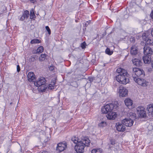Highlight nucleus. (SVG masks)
<instances>
[{"label":"nucleus","instance_id":"f257e3e1","mask_svg":"<svg viewBox=\"0 0 153 153\" xmlns=\"http://www.w3.org/2000/svg\"><path fill=\"white\" fill-rule=\"evenodd\" d=\"M117 107L115 104H108L102 108L101 111L103 114H107L106 116L108 119L114 120L117 116V114L114 112Z\"/></svg>","mask_w":153,"mask_h":153},{"label":"nucleus","instance_id":"f03ea898","mask_svg":"<svg viewBox=\"0 0 153 153\" xmlns=\"http://www.w3.org/2000/svg\"><path fill=\"white\" fill-rule=\"evenodd\" d=\"M90 142V140L87 137H83L75 147L74 149L77 153H82L84 151L85 146L88 147Z\"/></svg>","mask_w":153,"mask_h":153},{"label":"nucleus","instance_id":"7ed1b4c3","mask_svg":"<svg viewBox=\"0 0 153 153\" xmlns=\"http://www.w3.org/2000/svg\"><path fill=\"white\" fill-rule=\"evenodd\" d=\"M129 115L131 118H126L122 120V123L128 127H131L132 126L134 121L131 119H134L136 116V114L132 113H130Z\"/></svg>","mask_w":153,"mask_h":153},{"label":"nucleus","instance_id":"20e7f679","mask_svg":"<svg viewBox=\"0 0 153 153\" xmlns=\"http://www.w3.org/2000/svg\"><path fill=\"white\" fill-rule=\"evenodd\" d=\"M45 78L43 77H41L39 79L34 83V85L36 87H41V90H45L47 88L45 85Z\"/></svg>","mask_w":153,"mask_h":153},{"label":"nucleus","instance_id":"39448f33","mask_svg":"<svg viewBox=\"0 0 153 153\" xmlns=\"http://www.w3.org/2000/svg\"><path fill=\"white\" fill-rule=\"evenodd\" d=\"M125 76L117 75L116 76V79L120 83L126 84L129 82V79L128 75Z\"/></svg>","mask_w":153,"mask_h":153},{"label":"nucleus","instance_id":"423d86ee","mask_svg":"<svg viewBox=\"0 0 153 153\" xmlns=\"http://www.w3.org/2000/svg\"><path fill=\"white\" fill-rule=\"evenodd\" d=\"M137 113L139 116L141 117H145L146 116V114L143 107L139 106L137 108Z\"/></svg>","mask_w":153,"mask_h":153},{"label":"nucleus","instance_id":"0eeeda50","mask_svg":"<svg viewBox=\"0 0 153 153\" xmlns=\"http://www.w3.org/2000/svg\"><path fill=\"white\" fill-rule=\"evenodd\" d=\"M132 71L133 72V75L134 74L137 77L140 76H144V72L138 68H133L132 69Z\"/></svg>","mask_w":153,"mask_h":153},{"label":"nucleus","instance_id":"6e6552de","mask_svg":"<svg viewBox=\"0 0 153 153\" xmlns=\"http://www.w3.org/2000/svg\"><path fill=\"white\" fill-rule=\"evenodd\" d=\"M134 81L138 85L142 86L146 85V81L145 80L138 78L137 77H133Z\"/></svg>","mask_w":153,"mask_h":153},{"label":"nucleus","instance_id":"1a4fd4ad","mask_svg":"<svg viewBox=\"0 0 153 153\" xmlns=\"http://www.w3.org/2000/svg\"><path fill=\"white\" fill-rule=\"evenodd\" d=\"M119 92L120 97H124L127 95L128 90L126 88L121 86L119 87Z\"/></svg>","mask_w":153,"mask_h":153},{"label":"nucleus","instance_id":"9d476101","mask_svg":"<svg viewBox=\"0 0 153 153\" xmlns=\"http://www.w3.org/2000/svg\"><path fill=\"white\" fill-rule=\"evenodd\" d=\"M143 50L144 55L151 56L153 53V51L151 48L148 46H145Z\"/></svg>","mask_w":153,"mask_h":153},{"label":"nucleus","instance_id":"9b49d317","mask_svg":"<svg viewBox=\"0 0 153 153\" xmlns=\"http://www.w3.org/2000/svg\"><path fill=\"white\" fill-rule=\"evenodd\" d=\"M67 147V144L66 143H59L57 145L56 150L59 152H62Z\"/></svg>","mask_w":153,"mask_h":153},{"label":"nucleus","instance_id":"f8f14e48","mask_svg":"<svg viewBox=\"0 0 153 153\" xmlns=\"http://www.w3.org/2000/svg\"><path fill=\"white\" fill-rule=\"evenodd\" d=\"M117 72L118 74L117 75H121L122 76L128 75V74L127 71L120 68H119L117 69Z\"/></svg>","mask_w":153,"mask_h":153},{"label":"nucleus","instance_id":"ddd939ff","mask_svg":"<svg viewBox=\"0 0 153 153\" xmlns=\"http://www.w3.org/2000/svg\"><path fill=\"white\" fill-rule=\"evenodd\" d=\"M123 124L120 123H117L116 124V126L117 130L120 131H123L126 130V127L124 126Z\"/></svg>","mask_w":153,"mask_h":153},{"label":"nucleus","instance_id":"4468645a","mask_svg":"<svg viewBox=\"0 0 153 153\" xmlns=\"http://www.w3.org/2000/svg\"><path fill=\"white\" fill-rule=\"evenodd\" d=\"M132 62L134 65L137 66H141L142 64L140 58H134L132 60Z\"/></svg>","mask_w":153,"mask_h":153},{"label":"nucleus","instance_id":"2eb2a0df","mask_svg":"<svg viewBox=\"0 0 153 153\" xmlns=\"http://www.w3.org/2000/svg\"><path fill=\"white\" fill-rule=\"evenodd\" d=\"M147 109L149 115L153 117V105L151 104L148 105Z\"/></svg>","mask_w":153,"mask_h":153},{"label":"nucleus","instance_id":"dca6fc26","mask_svg":"<svg viewBox=\"0 0 153 153\" xmlns=\"http://www.w3.org/2000/svg\"><path fill=\"white\" fill-rule=\"evenodd\" d=\"M28 80L29 82H34L35 80V75L33 72H30L27 75Z\"/></svg>","mask_w":153,"mask_h":153},{"label":"nucleus","instance_id":"f3484780","mask_svg":"<svg viewBox=\"0 0 153 153\" xmlns=\"http://www.w3.org/2000/svg\"><path fill=\"white\" fill-rule=\"evenodd\" d=\"M138 51V48L136 45H134L131 46L130 51V52L132 55H136Z\"/></svg>","mask_w":153,"mask_h":153},{"label":"nucleus","instance_id":"a211bd4d","mask_svg":"<svg viewBox=\"0 0 153 153\" xmlns=\"http://www.w3.org/2000/svg\"><path fill=\"white\" fill-rule=\"evenodd\" d=\"M29 15V12L27 10L25 11L20 18V20L23 21L28 18Z\"/></svg>","mask_w":153,"mask_h":153},{"label":"nucleus","instance_id":"6ab92c4d","mask_svg":"<svg viewBox=\"0 0 153 153\" xmlns=\"http://www.w3.org/2000/svg\"><path fill=\"white\" fill-rule=\"evenodd\" d=\"M143 61L146 64H149L151 61V56L144 55L143 58Z\"/></svg>","mask_w":153,"mask_h":153},{"label":"nucleus","instance_id":"aec40b11","mask_svg":"<svg viewBox=\"0 0 153 153\" xmlns=\"http://www.w3.org/2000/svg\"><path fill=\"white\" fill-rule=\"evenodd\" d=\"M150 35V32L148 31H146L143 34L142 36V38L144 41H146L149 38V36Z\"/></svg>","mask_w":153,"mask_h":153},{"label":"nucleus","instance_id":"412c9836","mask_svg":"<svg viewBox=\"0 0 153 153\" xmlns=\"http://www.w3.org/2000/svg\"><path fill=\"white\" fill-rule=\"evenodd\" d=\"M125 104L128 107L131 106L132 104V101L129 99H126L124 101Z\"/></svg>","mask_w":153,"mask_h":153},{"label":"nucleus","instance_id":"4be33fe9","mask_svg":"<svg viewBox=\"0 0 153 153\" xmlns=\"http://www.w3.org/2000/svg\"><path fill=\"white\" fill-rule=\"evenodd\" d=\"M72 141L75 143L78 144L79 142H81V140L79 139L78 137L75 136L74 137L71 138Z\"/></svg>","mask_w":153,"mask_h":153},{"label":"nucleus","instance_id":"5701e85b","mask_svg":"<svg viewBox=\"0 0 153 153\" xmlns=\"http://www.w3.org/2000/svg\"><path fill=\"white\" fill-rule=\"evenodd\" d=\"M47 55L45 54H42L39 57V60L40 61H44L46 58Z\"/></svg>","mask_w":153,"mask_h":153},{"label":"nucleus","instance_id":"b1692460","mask_svg":"<svg viewBox=\"0 0 153 153\" xmlns=\"http://www.w3.org/2000/svg\"><path fill=\"white\" fill-rule=\"evenodd\" d=\"M36 17V16L34 14V11L33 9L30 10V18L31 19H33Z\"/></svg>","mask_w":153,"mask_h":153},{"label":"nucleus","instance_id":"393cba45","mask_svg":"<svg viewBox=\"0 0 153 153\" xmlns=\"http://www.w3.org/2000/svg\"><path fill=\"white\" fill-rule=\"evenodd\" d=\"M146 43L148 45H153V39L149 38L145 41Z\"/></svg>","mask_w":153,"mask_h":153},{"label":"nucleus","instance_id":"a878e982","mask_svg":"<svg viewBox=\"0 0 153 153\" xmlns=\"http://www.w3.org/2000/svg\"><path fill=\"white\" fill-rule=\"evenodd\" d=\"M41 42V40L37 39H34L30 41L32 44H36Z\"/></svg>","mask_w":153,"mask_h":153},{"label":"nucleus","instance_id":"bb28decb","mask_svg":"<svg viewBox=\"0 0 153 153\" xmlns=\"http://www.w3.org/2000/svg\"><path fill=\"white\" fill-rule=\"evenodd\" d=\"M44 50V48L42 46L39 47L37 49L36 53H42Z\"/></svg>","mask_w":153,"mask_h":153},{"label":"nucleus","instance_id":"cd10ccee","mask_svg":"<svg viewBox=\"0 0 153 153\" xmlns=\"http://www.w3.org/2000/svg\"><path fill=\"white\" fill-rule=\"evenodd\" d=\"M105 53L109 55H111L113 53V52L112 51H111L110 50V49L108 48H106V49L105 50Z\"/></svg>","mask_w":153,"mask_h":153},{"label":"nucleus","instance_id":"c85d7f7f","mask_svg":"<svg viewBox=\"0 0 153 153\" xmlns=\"http://www.w3.org/2000/svg\"><path fill=\"white\" fill-rule=\"evenodd\" d=\"M100 149H94L91 151V153H100Z\"/></svg>","mask_w":153,"mask_h":153},{"label":"nucleus","instance_id":"c756f323","mask_svg":"<svg viewBox=\"0 0 153 153\" xmlns=\"http://www.w3.org/2000/svg\"><path fill=\"white\" fill-rule=\"evenodd\" d=\"M106 125V123L104 121H102L99 124V126L100 127H103L105 126Z\"/></svg>","mask_w":153,"mask_h":153},{"label":"nucleus","instance_id":"7c9ffc66","mask_svg":"<svg viewBox=\"0 0 153 153\" xmlns=\"http://www.w3.org/2000/svg\"><path fill=\"white\" fill-rule=\"evenodd\" d=\"M86 45V43L84 42L83 43H82L81 45V47L82 49H84L85 48V46Z\"/></svg>","mask_w":153,"mask_h":153},{"label":"nucleus","instance_id":"2f4dec72","mask_svg":"<svg viewBox=\"0 0 153 153\" xmlns=\"http://www.w3.org/2000/svg\"><path fill=\"white\" fill-rule=\"evenodd\" d=\"M45 28L46 30L48 32V34L50 35L51 33V31L50 29L49 28L48 26H46L45 27Z\"/></svg>","mask_w":153,"mask_h":153},{"label":"nucleus","instance_id":"473e14b6","mask_svg":"<svg viewBox=\"0 0 153 153\" xmlns=\"http://www.w3.org/2000/svg\"><path fill=\"white\" fill-rule=\"evenodd\" d=\"M52 85L51 84H49V85L48 88L49 89L51 90L53 88L54 86Z\"/></svg>","mask_w":153,"mask_h":153},{"label":"nucleus","instance_id":"72a5a7b5","mask_svg":"<svg viewBox=\"0 0 153 153\" xmlns=\"http://www.w3.org/2000/svg\"><path fill=\"white\" fill-rule=\"evenodd\" d=\"M56 83V81L55 80H53L51 81V83L50 84L52 85H53V86H54L55 85V84Z\"/></svg>","mask_w":153,"mask_h":153},{"label":"nucleus","instance_id":"f704fd0d","mask_svg":"<svg viewBox=\"0 0 153 153\" xmlns=\"http://www.w3.org/2000/svg\"><path fill=\"white\" fill-rule=\"evenodd\" d=\"M150 16L152 19H153V9L152 10L150 14Z\"/></svg>","mask_w":153,"mask_h":153},{"label":"nucleus","instance_id":"c9c22d12","mask_svg":"<svg viewBox=\"0 0 153 153\" xmlns=\"http://www.w3.org/2000/svg\"><path fill=\"white\" fill-rule=\"evenodd\" d=\"M88 79L90 82H93L94 80V78L93 77H89Z\"/></svg>","mask_w":153,"mask_h":153},{"label":"nucleus","instance_id":"e433bc0d","mask_svg":"<svg viewBox=\"0 0 153 153\" xmlns=\"http://www.w3.org/2000/svg\"><path fill=\"white\" fill-rule=\"evenodd\" d=\"M54 67L53 66H51L49 68V70L51 71H53L54 70Z\"/></svg>","mask_w":153,"mask_h":153},{"label":"nucleus","instance_id":"4c0bfd02","mask_svg":"<svg viewBox=\"0 0 153 153\" xmlns=\"http://www.w3.org/2000/svg\"><path fill=\"white\" fill-rule=\"evenodd\" d=\"M17 71L18 72H19L20 71V67L18 65L17 66Z\"/></svg>","mask_w":153,"mask_h":153},{"label":"nucleus","instance_id":"58836bf2","mask_svg":"<svg viewBox=\"0 0 153 153\" xmlns=\"http://www.w3.org/2000/svg\"><path fill=\"white\" fill-rule=\"evenodd\" d=\"M130 41L132 42H134L135 41V39L133 37H131L130 38Z\"/></svg>","mask_w":153,"mask_h":153},{"label":"nucleus","instance_id":"ea45409f","mask_svg":"<svg viewBox=\"0 0 153 153\" xmlns=\"http://www.w3.org/2000/svg\"><path fill=\"white\" fill-rule=\"evenodd\" d=\"M90 21H89V22L87 21L86 22V23H85V26L86 27H87V25L89 24V23H90Z\"/></svg>","mask_w":153,"mask_h":153},{"label":"nucleus","instance_id":"a19ab883","mask_svg":"<svg viewBox=\"0 0 153 153\" xmlns=\"http://www.w3.org/2000/svg\"><path fill=\"white\" fill-rule=\"evenodd\" d=\"M111 143L112 145H114L115 144V142L114 140H112L111 141Z\"/></svg>","mask_w":153,"mask_h":153},{"label":"nucleus","instance_id":"79ce46f5","mask_svg":"<svg viewBox=\"0 0 153 153\" xmlns=\"http://www.w3.org/2000/svg\"><path fill=\"white\" fill-rule=\"evenodd\" d=\"M49 139L48 138H47L45 140L44 142L45 143L47 142L49 140Z\"/></svg>","mask_w":153,"mask_h":153},{"label":"nucleus","instance_id":"37998d69","mask_svg":"<svg viewBox=\"0 0 153 153\" xmlns=\"http://www.w3.org/2000/svg\"><path fill=\"white\" fill-rule=\"evenodd\" d=\"M151 34L152 37H153V28L152 29L151 31Z\"/></svg>","mask_w":153,"mask_h":153},{"label":"nucleus","instance_id":"c03bdc74","mask_svg":"<svg viewBox=\"0 0 153 153\" xmlns=\"http://www.w3.org/2000/svg\"><path fill=\"white\" fill-rule=\"evenodd\" d=\"M151 65L152 66V68H153V60L152 62Z\"/></svg>","mask_w":153,"mask_h":153},{"label":"nucleus","instance_id":"a18cd8bd","mask_svg":"<svg viewBox=\"0 0 153 153\" xmlns=\"http://www.w3.org/2000/svg\"><path fill=\"white\" fill-rule=\"evenodd\" d=\"M46 152H47L46 151H43L42 152V153H46Z\"/></svg>","mask_w":153,"mask_h":153},{"label":"nucleus","instance_id":"49530a36","mask_svg":"<svg viewBox=\"0 0 153 153\" xmlns=\"http://www.w3.org/2000/svg\"><path fill=\"white\" fill-rule=\"evenodd\" d=\"M12 102H11V103H10V105H11V104H12Z\"/></svg>","mask_w":153,"mask_h":153}]
</instances>
